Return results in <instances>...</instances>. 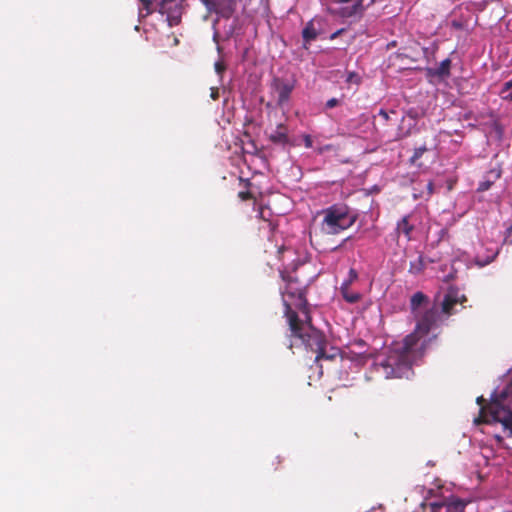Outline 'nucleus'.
Wrapping results in <instances>:
<instances>
[{
	"instance_id": "6e6552de",
	"label": "nucleus",
	"mask_w": 512,
	"mask_h": 512,
	"mask_svg": "<svg viewBox=\"0 0 512 512\" xmlns=\"http://www.w3.org/2000/svg\"><path fill=\"white\" fill-rule=\"evenodd\" d=\"M181 2L182 0H161L159 4V12L166 15L170 26L176 25L180 21Z\"/></svg>"
},
{
	"instance_id": "cd10ccee",
	"label": "nucleus",
	"mask_w": 512,
	"mask_h": 512,
	"mask_svg": "<svg viewBox=\"0 0 512 512\" xmlns=\"http://www.w3.org/2000/svg\"><path fill=\"white\" fill-rule=\"evenodd\" d=\"M211 98L213 100H217L218 97H219V92H218V89L217 88H211Z\"/></svg>"
},
{
	"instance_id": "9d476101",
	"label": "nucleus",
	"mask_w": 512,
	"mask_h": 512,
	"mask_svg": "<svg viewBox=\"0 0 512 512\" xmlns=\"http://www.w3.org/2000/svg\"><path fill=\"white\" fill-rule=\"evenodd\" d=\"M211 11L215 12L218 15L217 19L213 22V28H214L213 41L217 44V50H218V52H220L221 47L218 44L219 43V33L215 26H216V23L218 22L219 18H225V19L230 18L234 12V8H233L232 4L222 6L218 3V0H214V3L212 4Z\"/></svg>"
},
{
	"instance_id": "f8f14e48",
	"label": "nucleus",
	"mask_w": 512,
	"mask_h": 512,
	"mask_svg": "<svg viewBox=\"0 0 512 512\" xmlns=\"http://www.w3.org/2000/svg\"><path fill=\"white\" fill-rule=\"evenodd\" d=\"M269 139L275 144L286 145L289 141L287 127L284 124H278Z\"/></svg>"
},
{
	"instance_id": "473e14b6",
	"label": "nucleus",
	"mask_w": 512,
	"mask_h": 512,
	"mask_svg": "<svg viewBox=\"0 0 512 512\" xmlns=\"http://www.w3.org/2000/svg\"><path fill=\"white\" fill-rule=\"evenodd\" d=\"M490 173L494 175L495 179L500 177V173L499 172L491 171Z\"/></svg>"
},
{
	"instance_id": "2f4dec72",
	"label": "nucleus",
	"mask_w": 512,
	"mask_h": 512,
	"mask_svg": "<svg viewBox=\"0 0 512 512\" xmlns=\"http://www.w3.org/2000/svg\"><path fill=\"white\" fill-rule=\"evenodd\" d=\"M335 3L347 4L350 3L351 0H333Z\"/></svg>"
},
{
	"instance_id": "aec40b11",
	"label": "nucleus",
	"mask_w": 512,
	"mask_h": 512,
	"mask_svg": "<svg viewBox=\"0 0 512 512\" xmlns=\"http://www.w3.org/2000/svg\"><path fill=\"white\" fill-rule=\"evenodd\" d=\"M142 3H143V9H140L139 11V16L140 17H145L147 16L148 14H150L151 10L149 8L150 4H151V0H140Z\"/></svg>"
},
{
	"instance_id": "5701e85b",
	"label": "nucleus",
	"mask_w": 512,
	"mask_h": 512,
	"mask_svg": "<svg viewBox=\"0 0 512 512\" xmlns=\"http://www.w3.org/2000/svg\"><path fill=\"white\" fill-rule=\"evenodd\" d=\"M346 80L347 82H354L356 84L360 83V77L354 72H350Z\"/></svg>"
},
{
	"instance_id": "dca6fc26",
	"label": "nucleus",
	"mask_w": 512,
	"mask_h": 512,
	"mask_svg": "<svg viewBox=\"0 0 512 512\" xmlns=\"http://www.w3.org/2000/svg\"><path fill=\"white\" fill-rule=\"evenodd\" d=\"M340 292L343 299L350 304L357 303L361 298V294L358 292L351 291L350 287H340Z\"/></svg>"
},
{
	"instance_id": "1a4fd4ad",
	"label": "nucleus",
	"mask_w": 512,
	"mask_h": 512,
	"mask_svg": "<svg viewBox=\"0 0 512 512\" xmlns=\"http://www.w3.org/2000/svg\"><path fill=\"white\" fill-rule=\"evenodd\" d=\"M466 503L457 497H450L442 502H434L431 504L432 512H463Z\"/></svg>"
},
{
	"instance_id": "4468645a",
	"label": "nucleus",
	"mask_w": 512,
	"mask_h": 512,
	"mask_svg": "<svg viewBox=\"0 0 512 512\" xmlns=\"http://www.w3.org/2000/svg\"><path fill=\"white\" fill-rule=\"evenodd\" d=\"M450 67H451V60L449 58H446L440 62L438 67H436L434 69H429V73L432 76L445 78L450 75Z\"/></svg>"
},
{
	"instance_id": "72a5a7b5",
	"label": "nucleus",
	"mask_w": 512,
	"mask_h": 512,
	"mask_svg": "<svg viewBox=\"0 0 512 512\" xmlns=\"http://www.w3.org/2000/svg\"><path fill=\"white\" fill-rule=\"evenodd\" d=\"M510 229H512V224H511V227H510Z\"/></svg>"
},
{
	"instance_id": "6ab92c4d",
	"label": "nucleus",
	"mask_w": 512,
	"mask_h": 512,
	"mask_svg": "<svg viewBox=\"0 0 512 512\" xmlns=\"http://www.w3.org/2000/svg\"><path fill=\"white\" fill-rule=\"evenodd\" d=\"M427 151V148L425 145L420 146L418 148H415L414 153L411 157V162H416L419 158L422 157V155Z\"/></svg>"
},
{
	"instance_id": "c756f323",
	"label": "nucleus",
	"mask_w": 512,
	"mask_h": 512,
	"mask_svg": "<svg viewBox=\"0 0 512 512\" xmlns=\"http://www.w3.org/2000/svg\"><path fill=\"white\" fill-rule=\"evenodd\" d=\"M427 190L429 192V194H432L433 193V190H434V184L432 181L428 182L427 183Z\"/></svg>"
},
{
	"instance_id": "39448f33",
	"label": "nucleus",
	"mask_w": 512,
	"mask_h": 512,
	"mask_svg": "<svg viewBox=\"0 0 512 512\" xmlns=\"http://www.w3.org/2000/svg\"><path fill=\"white\" fill-rule=\"evenodd\" d=\"M321 231L336 235L350 228L357 220V214L345 204H334L323 210Z\"/></svg>"
},
{
	"instance_id": "a878e982",
	"label": "nucleus",
	"mask_w": 512,
	"mask_h": 512,
	"mask_svg": "<svg viewBox=\"0 0 512 512\" xmlns=\"http://www.w3.org/2000/svg\"><path fill=\"white\" fill-rule=\"evenodd\" d=\"M214 67H215V71H216V73H217L218 75H221V74H222V72H223V71H224V69H225L224 65H223L222 63H220V62H216V63H215V65H214Z\"/></svg>"
},
{
	"instance_id": "7ed1b4c3",
	"label": "nucleus",
	"mask_w": 512,
	"mask_h": 512,
	"mask_svg": "<svg viewBox=\"0 0 512 512\" xmlns=\"http://www.w3.org/2000/svg\"><path fill=\"white\" fill-rule=\"evenodd\" d=\"M281 275L286 282L285 289L282 292V300L285 307L284 314L290 331H298V328L304 323L311 322L304 287L291 276L286 277L283 273Z\"/></svg>"
},
{
	"instance_id": "c85d7f7f",
	"label": "nucleus",
	"mask_w": 512,
	"mask_h": 512,
	"mask_svg": "<svg viewBox=\"0 0 512 512\" xmlns=\"http://www.w3.org/2000/svg\"><path fill=\"white\" fill-rule=\"evenodd\" d=\"M202 3L207 7L208 10H212V4L214 0H201Z\"/></svg>"
},
{
	"instance_id": "b1692460",
	"label": "nucleus",
	"mask_w": 512,
	"mask_h": 512,
	"mask_svg": "<svg viewBox=\"0 0 512 512\" xmlns=\"http://www.w3.org/2000/svg\"><path fill=\"white\" fill-rule=\"evenodd\" d=\"M303 141H304V145L306 148H312L313 147V141H312V137L308 134H305L303 136Z\"/></svg>"
},
{
	"instance_id": "4be33fe9",
	"label": "nucleus",
	"mask_w": 512,
	"mask_h": 512,
	"mask_svg": "<svg viewBox=\"0 0 512 512\" xmlns=\"http://www.w3.org/2000/svg\"><path fill=\"white\" fill-rule=\"evenodd\" d=\"M495 258V254H493L492 256L490 257H487L485 260H480L478 257L475 259V262L478 266L480 267H483L487 264H489L490 262L493 261V259Z\"/></svg>"
},
{
	"instance_id": "bb28decb",
	"label": "nucleus",
	"mask_w": 512,
	"mask_h": 512,
	"mask_svg": "<svg viewBox=\"0 0 512 512\" xmlns=\"http://www.w3.org/2000/svg\"><path fill=\"white\" fill-rule=\"evenodd\" d=\"M378 115L381 116L385 121L389 120V114L385 109H380Z\"/></svg>"
},
{
	"instance_id": "7c9ffc66",
	"label": "nucleus",
	"mask_w": 512,
	"mask_h": 512,
	"mask_svg": "<svg viewBox=\"0 0 512 512\" xmlns=\"http://www.w3.org/2000/svg\"><path fill=\"white\" fill-rule=\"evenodd\" d=\"M343 32V29H339L337 30L336 32L332 33L331 36H330V39L333 40L335 39L336 37H338V35H340L341 33Z\"/></svg>"
},
{
	"instance_id": "ddd939ff",
	"label": "nucleus",
	"mask_w": 512,
	"mask_h": 512,
	"mask_svg": "<svg viewBox=\"0 0 512 512\" xmlns=\"http://www.w3.org/2000/svg\"><path fill=\"white\" fill-rule=\"evenodd\" d=\"M318 36V31L314 27V24L312 21L308 22L306 26L304 27L302 31V37H303V47L305 49H308V45L314 41Z\"/></svg>"
},
{
	"instance_id": "20e7f679",
	"label": "nucleus",
	"mask_w": 512,
	"mask_h": 512,
	"mask_svg": "<svg viewBox=\"0 0 512 512\" xmlns=\"http://www.w3.org/2000/svg\"><path fill=\"white\" fill-rule=\"evenodd\" d=\"M295 341H299L307 350L316 353L315 361L322 359L333 360L338 354L337 348L331 347L327 350L324 334L316 329L311 322L304 323L298 331L291 332Z\"/></svg>"
},
{
	"instance_id": "f257e3e1",
	"label": "nucleus",
	"mask_w": 512,
	"mask_h": 512,
	"mask_svg": "<svg viewBox=\"0 0 512 512\" xmlns=\"http://www.w3.org/2000/svg\"><path fill=\"white\" fill-rule=\"evenodd\" d=\"M466 301L464 294L455 287L445 293L440 305L429 306L428 297L416 292L410 299V307L416 321L415 330L401 342H393L385 358L375 363L376 370L385 378H409L412 365L420 359L426 346L435 337V330L448 316L456 313L454 306Z\"/></svg>"
},
{
	"instance_id": "f3484780",
	"label": "nucleus",
	"mask_w": 512,
	"mask_h": 512,
	"mask_svg": "<svg viewBox=\"0 0 512 512\" xmlns=\"http://www.w3.org/2000/svg\"><path fill=\"white\" fill-rule=\"evenodd\" d=\"M512 78L505 82L499 92L500 97L505 101H512Z\"/></svg>"
},
{
	"instance_id": "9b49d317",
	"label": "nucleus",
	"mask_w": 512,
	"mask_h": 512,
	"mask_svg": "<svg viewBox=\"0 0 512 512\" xmlns=\"http://www.w3.org/2000/svg\"><path fill=\"white\" fill-rule=\"evenodd\" d=\"M409 215L403 216L396 224L395 234L397 237L403 235L406 241L411 240V233L414 230V226L409 223Z\"/></svg>"
},
{
	"instance_id": "393cba45",
	"label": "nucleus",
	"mask_w": 512,
	"mask_h": 512,
	"mask_svg": "<svg viewBox=\"0 0 512 512\" xmlns=\"http://www.w3.org/2000/svg\"><path fill=\"white\" fill-rule=\"evenodd\" d=\"M339 104V100L337 98H331L326 102V108L331 109Z\"/></svg>"
},
{
	"instance_id": "412c9836",
	"label": "nucleus",
	"mask_w": 512,
	"mask_h": 512,
	"mask_svg": "<svg viewBox=\"0 0 512 512\" xmlns=\"http://www.w3.org/2000/svg\"><path fill=\"white\" fill-rule=\"evenodd\" d=\"M492 183H493V181H491V180H484V181H481V182L479 183V185H478L477 190H478L479 192L487 191V190L491 187Z\"/></svg>"
},
{
	"instance_id": "f03ea898",
	"label": "nucleus",
	"mask_w": 512,
	"mask_h": 512,
	"mask_svg": "<svg viewBox=\"0 0 512 512\" xmlns=\"http://www.w3.org/2000/svg\"><path fill=\"white\" fill-rule=\"evenodd\" d=\"M485 401L483 396L477 397V403L481 406L480 415L475 418L476 424L500 423L505 431L512 436V372L509 373L507 385L499 393L494 391L491 394V401L488 407H483Z\"/></svg>"
},
{
	"instance_id": "423d86ee",
	"label": "nucleus",
	"mask_w": 512,
	"mask_h": 512,
	"mask_svg": "<svg viewBox=\"0 0 512 512\" xmlns=\"http://www.w3.org/2000/svg\"><path fill=\"white\" fill-rule=\"evenodd\" d=\"M375 2L376 0H351L350 3L341 6L337 10V14L342 18L359 19L364 11Z\"/></svg>"
},
{
	"instance_id": "a211bd4d",
	"label": "nucleus",
	"mask_w": 512,
	"mask_h": 512,
	"mask_svg": "<svg viewBox=\"0 0 512 512\" xmlns=\"http://www.w3.org/2000/svg\"><path fill=\"white\" fill-rule=\"evenodd\" d=\"M358 279V273L355 269L350 268L347 278L342 282L340 287L349 288L350 285Z\"/></svg>"
},
{
	"instance_id": "0eeeda50",
	"label": "nucleus",
	"mask_w": 512,
	"mask_h": 512,
	"mask_svg": "<svg viewBox=\"0 0 512 512\" xmlns=\"http://www.w3.org/2000/svg\"><path fill=\"white\" fill-rule=\"evenodd\" d=\"M272 87L277 93L276 104L281 109H285L289 105L290 96L295 88L294 81H284L279 78H275L272 83Z\"/></svg>"
},
{
	"instance_id": "2eb2a0df",
	"label": "nucleus",
	"mask_w": 512,
	"mask_h": 512,
	"mask_svg": "<svg viewBox=\"0 0 512 512\" xmlns=\"http://www.w3.org/2000/svg\"><path fill=\"white\" fill-rule=\"evenodd\" d=\"M425 269V261L422 255H418L414 260L410 261L409 272L411 274H420Z\"/></svg>"
}]
</instances>
